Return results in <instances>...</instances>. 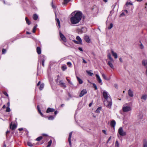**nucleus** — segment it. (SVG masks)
<instances>
[{
  "instance_id": "40",
  "label": "nucleus",
  "mask_w": 147,
  "mask_h": 147,
  "mask_svg": "<svg viewBox=\"0 0 147 147\" xmlns=\"http://www.w3.org/2000/svg\"><path fill=\"white\" fill-rule=\"evenodd\" d=\"M113 27V24L112 23H111L110 24V26L108 27V28L109 29H111Z\"/></svg>"
},
{
  "instance_id": "59",
  "label": "nucleus",
  "mask_w": 147,
  "mask_h": 147,
  "mask_svg": "<svg viewBox=\"0 0 147 147\" xmlns=\"http://www.w3.org/2000/svg\"><path fill=\"white\" fill-rule=\"evenodd\" d=\"M124 12L125 13H127L128 12V11L127 10H124Z\"/></svg>"
},
{
  "instance_id": "12",
  "label": "nucleus",
  "mask_w": 147,
  "mask_h": 147,
  "mask_svg": "<svg viewBox=\"0 0 147 147\" xmlns=\"http://www.w3.org/2000/svg\"><path fill=\"white\" fill-rule=\"evenodd\" d=\"M128 94L129 96L131 97H133V92L131 89L129 90L128 91Z\"/></svg>"
},
{
  "instance_id": "34",
  "label": "nucleus",
  "mask_w": 147,
  "mask_h": 147,
  "mask_svg": "<svg viewBox=\"0 0 147 147\" xmlns=\"http://www.w3.org/2000/svg\"><path fill=\"white\" fill-rule=\"evenodd\" d=\"M56 20L59 27H60V22L59 19L56 18Z\"/></svg>"
},
{
  "instance_id": "43",
  "label": "nucleus",
  "mask_w": 147,
  "mask_h": 147,
  "mask_svg": "<svg viewBox=\"0 0 147 147\" xmlns=\"http://www.w3.org/2000/svg\"><path fill=\"white\" fill-rule=\"evenodd\" d=\"M10 111V108L8 107H7L6 108V112H9Z\"/></svg>"
},
{
  "instance_id": "52",
  "label": "nucleus",
  "mask_w": 147,
  "mask_h": 147,
  "mask_svg": "<svg viewBox=\"0 0 147 147\" xmlns=\"http://www.w3.org/2000/svg\"><path fill=\"white\" fill-rule=\"evenodd\" d=\"M109 66L111 67L112 68H114L113 65H108Z\"/></svg>"
},
{
  "instance_id": "15",
  "label": "nucleus",
  "mask_w": 147,
  "mask_h": 147,
  "mask_svg": "<svg viewBox=\"0 0 147 147\" xmlns=\"http://www.w3.org/2000/svg\"><path fill=\"white\" fill-rule=\"evenodd\" d=\"M115 125L116 122L115 121L113 120L111 121L110 123V125L111 126H112L114 128V129H115Z\"/></svg>"
},
{
  "instance_id": "6",
  "label": "nucleus",
  "mask_w": 147,
  "mask_h": 147,
  "mask_svg": "<svg viewBox=\"0 0 147 147\" xmlns=\"http://www.w3.org/2000/svg\"><path fill=\"white\" fill-rule=\"evenodd\" d=\"M96 80L97 81H98V82L99 83H100V85H102V80L99 75L97 74H96Z\"/></svg>"
},
{
  "instance_id": "28",
  "label": "nucleus",
  "mask_w": 147,
  "mask_h": 147,
  "mask_svg": "<svg viewBox=\"0 0 147 147\" xmlns=\"http://www.w3.org/2000/svg\"><path fill=\"white\" fill-rule=\"evenodd\" d=\"M25 20L27 24L28 25H30V22L29 20L28 19L27 17H26Z\"/></svg>"
},
{
  "instance_id": "41",
  "label": "nucleus",
  "mask_w": 147,
  "mask_h": 147,
  "mask_svg": "<svg viewBox=\"0 0 147 147\" xmlns=\"http://www.w3.org/2000/svg\"><path fill=\"white\" fill-rule=\"evenodd\" d=\"M54 119V117L53 116H50L48 117V119L49 120H53Z\"/></svg>"
},
{
  "instance_id": "32",
  "label": "nucleus",
  "mask_w": 147,
  "mask_h": 147,
  "mask_svg": "<svg viewBox=\"0 0 147 147\" xmlns=\"http://www.w3.org/2000/svg\"><path fill=\"white\" fill-rule=\"evenodd\" d=\"M44 84H42L40 85L39 89L40 90H42L44 87Z\"/></svg>"
},
{
  "instance_id": "24",
  "label": "nucleus",
  "mask_w": 147,
  "mask_h": 147,
  "mask_svg": "<svg viewBox=\"0 0 147 147\" xmlns=\"http://www.w3.org/2000/svg\"><path fill=\"white\" fill-rule=\"evenodd\" d=\"M102 109V107H98L96 110L95 111V112L96 113H99L100 112V111H101Z\"/></svg>"
},
{
  "instance_id": "46",
  "label": "nucleus",
  "mask_w": 147,
  "mask_h": 147,
  "mask_svg": "<svg viewBox=\"0 0 147 147\" xmlns=\"http://www.w3.org/2000/svg\"><path fill=\"white\" fill-rule=\"evenodd\" d=\"M6 51V49H3L2 53L3 54H5Z\"/></svg>"
},
{
  "instance_id": "13",
  "label": "nucleus",
  "mask_w": 147,
  "mask_h": 147,
  "mask_svg": "<svg viewBox=\"0 0 147 147\" xmlns=\"http://www.w3.org/2000/svg\"><path fill=\"white\" fill-rule=\"evenodd\" d=\"M59 84L62 87L66 88V86L65 85V83H64L62 80H60L59 82Z\"/></svg>"
},
{
  "instance_id": "2",
  "label": "nucleus",
  "mask_w": 147,
  "mask_h": 147,
  "mask_svg": "<svg viewBox=\"0 0 147 147\" xmlns=\"http://www.w3.org/2000/svg\"><path fill=\"white\" fill-rule=\"evenodd\" d=\"M104 104L105 106L107 108L111 109L112 104V102L111 98L105 100L104 101Z\"/></svg>"
},
{
  "instance_id": "48",
  "label": "nucleus",
  "mask_w": 147,
  "mask_h": 147,
  "mask_svg": "<svg viewBox=\"0 0 147 147\" xmlns=\"http://www.w3.org/2000/svg\"><path fill=\"white\" fill-rule=\"evenodd\" d=\"M140 47L141 49H143L144 48V46L142 43H141L140 45Z\"/></svg>"
},
{
  "instance_id": "56",
  "label": "nucleus",
  "mask_w": 147,
  "mask_h": 147,
  "mask_svg": "<svg viewBox=\"0 0 147 147\" xmlns=\"http://www.w3.org/2000/svg\"><path fill=\"white\" fill-rule=\"evenodd\" d=\"M86 28H82V29H81V30L82 31V32H84L83 31V30H86Z\"/></svg>"
},
{
  "instance_id": "17",
  "label": "nucleus",
  "mask_w": 147,
  "mask_h": 147,
  "mask_svg": "<svg viewBox=\"0 0 147 147\" xmlns=\"http://www.w3.org/2000/svg\"><path fill=\"white\" fill-rule=\"evenodd\" d=\"M76 39L80 43V44H82V40L79 36H76Z\"/></svg>"
},
{
  "instance_id": "4",
  "label": "nucleus",
  "mask_w": 147,
  "mask_h": 147,
  "mask_svg": "<svg viewBox=\"0 0 147 147\" xmlns=\"http://www.w3.org/2000/svg\"><path fill=\"white\" fill-rule=\"evenodd\" d=\"M127 104H125L123 105L122 108L123 111L124 112H127L131 110V108L129 106H127Z\"/></svg>"
},
{
  "instance_id": "63",
  "label": "nucleus",
  "mask_w": 147,
  "mask_h": 147,
  "mask_svg": "<svg viewBox=\"0 0 147 147\" xmlns=\"http://www.w3.org/2000/svg\"><path fill=\"white\" fill-rule=\"evenodd\" d=\"M57 113V111H55L54 112V114L55 115H56Z\"/></svg>"
},
{
  "instance_id": "1",
  "label": "nucleus",
  "mask_w": 147,
  "mask_h": 147,
  "mask_svg": "<svg viewBox=\"0 0 147 147\" xmlns=\"http://www.w3.org/2000/svg\"><path fill=\"white\" fill-rule=\"evenodd\" d=\"M71 15L73 16L71 18L70 21L73 24H76L79 22L82 17V13L80 11L73 12Z\"/></svg>"
},
{
  "instance_id": "64",
  "label": "nucleus",
  "mask_w": 147,
  "mask_h": 147,
  "mask_svg": "<svg viewBox=\"0 0 147 147\" xmlns=\"http://www.w3.org/2000/svg\"><path fill=\"white\" fill-rule=\"evenodd\" d=\"M145 8H146V10H147V3L146 4Z\"/></svg>"
},
{
  "instance_id": "53",
  "label": "nucleus",
  "mask_w": 147,
  "mask_h": 147,
  "mask_svg": "<svg viewBox=\"0 0 147 147\" xmlns=\"http://www.w3.org/2000/svg\"><path fill=\"white\" fill-rule=\"evenodd\" d=\"M111 136H110L109 138L108 139L107 142V143H108V142L111 140Z\"/></svg>"
},
{
  "instance_id": "3",
  "label": "nucleus",
  "mask_w": 147,
  "mask_h": 147,
  "mask_svg": "<svg viewBox=\"0 0 147 147\" xmlns=\"http://www.w3.org/2000/svg\"><path fill=\"white\" fill-rule=\"evenodd\" d=\"M118 134H117V136L119 137V135L121 136H124L126 135V133L124 131L122 127H120L118 130Z\"/></svg>"
},
{
  "instance_id": "33",
  "label": "nucleus",
  "mask_w": 147,
  "mask_h": 147,
  "mask_svg": "<svg viewBox=\"0 0 147 147\" xmlns=\"http://www.w3.org/2000/svg\"><path fill=\"white\" fill-rule=\"evenodd\" d=\"M71 0H64V1L63 4L65 5L67 4L68 2H69Z\"/></svg>"
},
{
  "instance_id": "35",
  "label": "nucleus",
  "mask_w": 147,
  "mask_h": 147,
  "mask_svg": "<svg viewBox=\"0 0 147 147\" xmlns=\"http://www.w3.org/2000/svg\"><path fill=\"white\" fill-rule=\"evenodd\" d=\"M37 26V25H36V26H35L33 28V30H32V32L33 33H35V30L36 29V28Z\"/></svg>"
},
{
  "instance_id": "5",
  "label": "nucleus",
  "mask_w": 147,
  "mask_h": 147,
  "mask_svg": "<svg viewBox=\"0 0 147 147\" xmlns=\"http://www.w3.org/2000/svg\"><path fill=\"white\" fill-rule=\"evenodd\" d=\"M103 95L105 100L109 99V98H111L108 92L105 91H104L103 92Z\"/></svg>"
},
{
  "instance_id": "22",
  "label": "nucleus",
  "mask_w": 147,
  "mask_h": 147,
  "mask_svg": "<svg viewBox=\"0 0 147 147\" xmlns=\"http://www.w3.org/2000/svg\"><path fill=\"white\" fill-rule=\"evenodd\" d=\"M147 98V95L146 94L143 95L141 97V98L144 100H146Z\"/></svg>"
},
{
  "instance_id": "10",
  "label": "nucleus",
  "mask_w": 147,
  "mask_h": 147,
  "mask_svg": "<svg viewBox=\"0 0 147 147\" xmlns=\"http://www.w3.org/2000/svg\"><path fill=\"white\" fill-rule=\"evenodd\" d=\"M111 52L113 56L114 57V58L116 59L118 57L117 54L115 52L113 49L111 50Z\"/></svg>"
},
{
  "instance_id": "44",
  "label": "nucleus",
  "mask_w": 147,
  "mask_h": 147,
  "mask_svg": "<svg viewBox=\"0 0 147 147\" xmlns=\"http://www.w3.org/2000/svg\"><path fill=\"white\" fill-rule=\"evenodd\" d=\"M27 145L28 146L31 147L32 146V145L31 143L30 142H28L27 143Z\"/></svg>"
},
{
  "instance_id": "60",
  "label": "nucleus",
  "mask_w": 147,
  "mask_h": 147,
  "mask_svg": "<svg viewBox=\"0 0 147 147\" xmlns=\"http://www.w3.org/2000/svg\"><path fill=\"white\" fill-rule=\"evenodd\" d=\"M23 130V129L22 128H20L19 129V130L20 131H21Z\"/></svg>"
},
{
  "instance_id": "62",
  "label": "nucleus",
  "mask_w": 147,
  "mask_h": 147,
  "mask_svg": "<svg viewBox=\"0 0 147 147\" xmlns=\"http://www.w3.org/2000/svg\"><path fill=\"white\" fill-rule=\"evenodd\" d=\"M40 81H39L38 82V84H37V86H39L40 85Z\"/></svg>"
},
{
  "instance_id": "11",
  "label": "nucleus",
  "mask_w": 147,
  "mask_h": 147,
  "mask_svg": "<svg viewBox=\"0 0 147 147\" xmlns=\"http://www.w3.org/2000/svg\"><path fill=\"white\" fill-rule=\"evenodd\" d=\"M84 38L85 40L87 42H89L90 41L89 37L88 35L85 36Z\"/></svg>"
},
{
  "instance_id": "50",
  "label": "nucleus",
  "mask_w": 147,
  "mask_h": 147,
  "mask_svg": "<svg viewBox=\"0 0 147 147\" xmlns=\"http://www.w3.org/2000/svg\"><path fill=\"white\" fill-rule=\"evenodd\" d=\"M74 42L76 44H80V43L78 41H77L76 40H74Z\"/></svg>"
},
{
  "instance_id": "23",
  "label": "nucleus",
  "mask_w": 147,
  "mask_h": 147,
  "mask_svg": "<svg viewBox=\"0 0 147 147\" xmlns=\"http://www.w3.org/2000/svg\"><path fill=\"white\" fill-rule=\"evenodd\" d=\"M38 18V16L36 14H34L33 16V19L36 20H37Z\"/></svg>"
},
{
  "instance_id": "51",
  "label": "nucleus",
  "mask_w": 147,
  "mask_h": 147,
  "mask_svg": "<svg viewBox=\"0 0 147 147\" xmlns=\"http://www.w3.org/2000/svg\"><path fill=\"white\" fill-rule=\"evenodd\" d=\"M3 93L7 97L8 96V94L6 92H4Z\"/></svg>"
},
{
  "instance_id": "9",
  "label": "nucleus",
  "mask_w": 147,
  "mask_h": 147,
  "mask_svg": "<svg viewBox=\"0 0 147 147\" xmlns=\"http://www.w3.org/2000/svg\"><path fill=\"white\" fill-rule=\"evenodd\" d=\"M87 92L86 89H83L79 95L80 96V97L86 94Z\"/></svg>"
},
{
  "instance_id": "54",
  "label": "nucleus",
  "mask_w": 147,
  "mask_h": 147,
  "mask_svg": "<svg viewBox=\"0 0 147 147\" xmlns=\"http://www.w3.org/2000/svg\"><path fill=\"white\" fill-rule=\"evenodd\" d=\"M78 49L80 51H83V49L81 47H79L78 48Z\"/></svg>"
},
{
  "instance_id": "8",
  "label": "nucleus",
  "mask_w": 147,
  "mask_h": 147,
  "mask_svg": "<svg viewBox=\"0 0 147 147\" xmlns=\"http://www.w3.org/2000/svg\"><path fill=\"white\" fill-rule=\"evenodd\" d=\"M59 35L61 38L63 40V41L64 42H66V38L64 36V35L60 32H59Z\"/></svg>"
},
{
  "instance_id": "14",
  "label": "nucleus",
  "mask_w": 147,
  "mask_h": 147,
  "mask_svg": "<svg viewBox=\"0 0 147 147\" xmlns=\"http://www.w3.org/2000/svg\"><path fill=\"white\" fill-rule=\"evenodd\" d=\"M143 147H147V140L144 139L143 141Z\"/></svg>"
},
{
  "instance_id": "47",
  "label": "nucleus",
  "mask_w": 147,
  "mask_h": 147,
  "mask_svg": "<svg viewBox=\"0 0 147 147\" xmlns=\"http://www.w3.org/2000/svg\"><path fill=\"white\" fill-rule=\"evenodd\" d=\"M51 6L53 9H55L56 8V7L55 6H54L53 4V2L52 1L51 4Z\"/></svg>"
},
{
  "instance_id": "61",
  "label": "nucleus",
  "mask_w": 147,
  "mask_h": 147,
  "mask_svg": "<svg viewBox=\"0 0 147 147\" xmlns=\"http://www.w3.org/2000/svg\"><path fill=\"white\" fill-rule=\"evenodd\" d=\"M92 105V102H90L89 105V106L90 107Z\"/></svg>"
},
{
  "instance_id": "7",
  "label": "nucleus",
  "mask_w": 147,
  "mask_h": 147,
  "mask_svg": "<svg viewBox=\"0 0 147 147\" xmlns=\"http://www.w3.org/2000/svg\"><path fill=\"white\" fill-rule=\"evenodd\" d=\"M72 132H70L69 134V136L68 139V141L69 142V145L71 147V139L72 136Z\"/></svg>"
},
{
  "instance_id": "57",
  "label": "nucleus",
  "mask_w": 147,
  "mask_h": 147,
  "mask_svg": "<svg viewBox=\"0 0 147 147\" xmlns=\"http://www.w3.org/2000/svg\"><path fill=\"white\" fill-rule=\"evenodd\" d=\"M119 61H120L121 63H122L123 62V60H122V58H119Z\"/></svg>"
},
{
  "instance_id": "21",
  "label": "nucleus",
  "mask_w": 147,
  "mask_h": 147,
  "mask_svg": "<svg viewBox=\"0 0 147 147\" xmlns=\"http://www.w3.org/2000/svg\"><path fill=\"white\" fill-rule=\"evenodd\" d=\"M37 108H38V112L40 114V115L42 117H44V116L43 115L42 113L40 111V110L39 108V106L38 105L37 106Z\"/></svg>"
},
{
  "instance_id": "16",
  "label": "nucleus",
  "mask_w": 147,
  "mask_h": 147,
  "mask_svg": "<svg viewBox=\"0 0 147 147\" xmlns=\"http://www.w3.org/2000/svg\"><path fill=\"white\" fill-rule=\"evenodd\" d=\"M55 111V109L53 108H48L46 112L47 113H49V112H53Z\"/></svg>"
},
{
  "instance_id": "26",
  "label": "nucleus",
  "mask_w": 147,
  "mask_h": 147,
  "mask_svg": "<svg viewBox=\"0 0 147 147\" xmlns=\"http://www.w3.org/2000/svg\"><path fill=\"white\" fill-rule=\"evenodd\" d=\"M77 80L80 84H82L83 83V81L81 79L79 78L78 77H77Z\"/></svg>"
},
{
  "instance_id": "42",
  "label": "nucleus",
  "mask_w": 147,
  "mask_h": 147,
  "mask_svg": "<svg viewBox=\"0 0 147 147\" xmlns=\"http://www.w3.org/2000/svg\"><path fill=\"white\" fill-rule=\"evenodd\" d=\"M93 87L94 88L95 90L97 89V87L96 85L95 84H92Z\"/></svg>"
},
{
  "instance_id": "29",
  "label": "nucleus",
  "mask_w": 147,
  "mask_h": 147,
  "mask_svg": "<svg viewBox=\"0 0 147 147\" xmlns=\"http://www.w3.org/2000/svg\"><path fill=\"white\" fill-rule=\"evenodd\" d=\"M102 76L103 78L105 80H109V78H107L106 76L104 74H102Z\"/></svg>"
},
{
  "instance_id": "38",
  "label": "nucleus",
  "mask_w": 147,
  "mask_h": 147,
  "mask_svg": "<svg viewBox=\"0 0 147 147\" xmlns=\"http://www.w3.org/2000/svg\"><path fill=\"white\" fill-rule=\"evenodd\" d=\"M42 138V137L41 136H40L37 138L36 140L37 141H40L41 140Z\"/></svg>"
},
{
  "instance_id": "18",
  "label": "nucleus",
  "mask_w": 147,
  "mask_h": 147,
  "mask_svg": "<svg viewBox=\"0 0 147 147\" xmlns=\"http://www.w3.org/2000/svg\"><path fill=\"white\" fill-rule=\"evenodd\" d=\"M10 127L12 130H13L15 129L16 127V126L15 124L11 125L10 126Z\"/></svg>"
},
{
  "instance_id": "39",
  "label": "nucleus",
  "mask_w": 147,
  "mask_h": 147,
  "mask_svg": "<svg viewBox=\"0 0 147 147\" xmlns=\"http://www.w3.org/2000/svg\"><path fill=\"white\" fill-rule=\"evenodd\" d=\"M142 64H147V60H143L142 61Z\"/></svg>"
},
{
  "instance_id": "27",
  "label": "nucleus",
  "mask_w": 147,
  "mask_h": 147,
  "mask_svg": "<svg viewBox=\"0 0 147 147\" xmlns=\"http://www.w3.org/2000/svg\"><path fill=\"white\" fill-rule=\"evenodd\" d=\"M86 72L90 76H92V73H91V71L90 70H87Z\"/></svg>"
},
{
  "instance_id": "37",
  "label": "nucleus",
  "mask_w": 147,
  "mask_h": 147,
  "mask_svg": "<svg viewBox=\"0 0 147 147\" xmlns=\"http://www.w3.org/2000/svg\"><path fill=\"white\" fill-rule=\"evenodd\" d=\"M52 143V140H50L48 142V144L47 146V147H49L51 146Z\"/></svg>"
},
{
  "instance_id": "19",
  "label": "nucleus",
  "mask_w": 147,
  "mask_h": 147,
  "mask_svg": "<svg viewBox=\"0 0 147 147\" xmlns=\"http://www.w3.org/2000/svg\"><path fill=\"white\" fill-rule=\"evenodd\" d=\"M37 52L38 54H40L41 53V49L39 47H37L36 48Z\"/></svg>"
},
{
  "instance_id": "31",
  "label": "nucleus",
  "mask_w": 147,
  "mask_h": 147,
  "mask_svg": "<svg viewBox=\"0 0 147 147\" xmlns=\"http://www.w3.org/2000/svg\"><path fill=\"white\" fill-rule=\"evenodd\" d=\"M39 61L40 62V63L41 64H44L45 60L44 59H42L39 60Z\"/></svg>"
},
{
  "instance_id": "36",
  "label": "nucleus",
  "mask_w": 147,
  "mask_h": 147,
  "mask_svg": "<svg viewBox=\"0 0 147 147\" xmlns=\"http://www.w3.org/2000/svg\"><path fill=\"white\" fill-rule=\"evenodd\" d=\"M115 147H119V144L118 141L116 140L115 142Z\"/></svg>"
},
{
  "instance_id": "20",
  "label": "nucleus",
  "mask_w": 147,
  "mask_h": 147,
  "mask_svg": "<svg viewBox=\"0 0 147 147\" xmlns=\"http://www.w3.org/2000/svg\"><path fill=\"white\" fill-rule=\"evenodd\" d=\"M113 61L114 60L113 59L112 61H111L110 59H107V62L108 63V64H112Z\"/></svg>"
},
{
  "instance_id": "30",
  "label": "nucleus",
  "mask_w": 147,
  "mask_h": 147,
  "mask_svg": "<svg viewBox=\"0 0 147 147\" xmlns=\"http://www.w3.org/2000/svg\"><path fill=\"white\" fill-rule=\"evenodd\" d=\"M107 57L108 58V59H110L111 60V61H113V58L111 57V55L109 53L107 55Z\"/></svg>"
},
{
  "instance_id": "58",
  "label": "nucleus",
  "mask_w": 147,
  "mask_h": 147,
  "mask_svg": "<svg viewBox=\"0 0 147 147\" xmlns=\"http://www.w3.org/2000/svg\"><path fill=\"white\" fill-rule=\"evenodd\" d=\"M124 15H125V14L124 13V12H123L121 15H120V16H123Z\"/></svg>"
},
{
  "instance_id": "49",
  "label": "nucleus",
  "mask_w": 147,
  "mask_h": 147,
  "mask_svg": "<svg viewBox=\"0 0 147 147\" xmlns=\"http://www.w3.org/2000/svg\"><path fill=\"white\" fill-rule=\"evenodd\" d=\"M102 131V132L104 133L105 135H107V132H106V131L105 130H104V129H103Z\"/></svg>"
},
{
  "instance_id": "25",
  "label": "nucleus",
  "mask_w": 147,
  "mask_h": 147,
  "mask_svg": "<svg viewBox=\"0 0 147 147\" xmlns=\"http://www.w3.org/2000/svg\"><path fill=\"white\" fill-rule=\"evenodd\" d=\"M61 68L63 71H65L67 68V67L66 65H63L61 67Z\"/></svg>"
},
{
  "instance_id": "55",
  "label": "nucleus",
  "mask_w": 147,
  "mask_h": 147,
  "mask_svg": "<svg viewBox=\"0 0 147 147\" xmlns=\"http://www.w3.org/2000/svg\"><path fill=\"white\" fill-rule=\"evenodd\" d=\"M83 63H87L86 61L84 59H83Z\"/></svg>"
},
{
  "instance_id": "45",
  "label": "nucleus",
  "mask_w": 147,
  "mask_h": 147,
  "mask_svg": "<svg viewBox=\"0 0 147 147\" xmlns=\"http://www.w3.org/2000/svg\"><path fill=\"white\" fill-rule=\"evenodd\" d=\"M66 79L67 80V81H68V82L70 84H71V85L72 84V82H71L70 80H69V79H68L67 78V77H66Z\"/></svg>"
}]
</instances>
